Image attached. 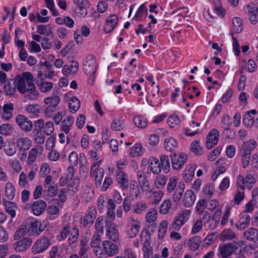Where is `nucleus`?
Segmentation results:
<instances>
[{"label":"nucleus","instance_id":"obj_1","mask_svg":"<svg viewBox=\"0 0 258 258\" xmlns=\"http://www.w3.org/2000/svg\"><path fill=\"white\" fill-rule=\"evenodd\" d=\"M34 77L29 72H24L15 80V86L21 93H24L27 89L34 85Z\"/></svg>","mask_w":258,"mask_h":258},{"label":"nucleus","instance_id":"obj_2","mask_svg":"<svg viewBox=\"0 0 258 258\" xmlns=\"http://www.w3.org/2000/svg\"><path fill=\"white\" fill-rule=\"evenodd\" d=\"M97 69V65L95 57L92 55H88L83 62V69L85 73L90 76L88 83L92 85L95 80V74Z\"/></svg>","mask_w":258,"mask_h":258},{"label":"nucleus","instance_id":"obj_3","mask_svg":"<svg viewBox=\"0 0 258 258\" xmlns=\"http://www.w3.org/2000/svg\"><path fill=\"white\" fill-rule=\"evenodd\" d=\"M191 213L189 209H184L178 212L169 227L170 230L179 231L182 226L189 220Z\"/></svg>","mask_w":258,"mask_h":258},{"label":"nucleus","instance_id":"obj_4","mask_svg":"<svg viewBox=\"0 0 258 258\" xmlns=\"http://www.w3.org/2000/svg\"><path fill=\"white\" fill-rule=\"evenodd\" d=\"M141 227V223L133 217H128L125 225L124 233L128 238H134L137 236Z\"/></svg>","mask_w":258,"mask_h":258},{"label":"nucleus","instance_id":"obj_5","mask_svg":"<svg viewBox=\"0 0 258 258\" xmlns=\"http://www.w3.org/2000/svg\"><path fill=\"white\" fill-rule=\"evenodd\" d=\"M257 181V177L255 175L248 174L244 178L242 175H239L237 178V187L241 190H244V188L250 189Z\"/></svg>","mask_w":258,"mask_h":258},{"label":"nucleus","instance_id":"obj_6","mask_svg":"<svg viewBox=\"0 0 258 258\" xmlns=\"http://www.w3.org/2000/svg\"><path fill=\"white\" fill-rule=\"evenodd\" d=\"M97 211L93 207L88 208L85 214L81 219V223L84 227L91 226L96 218Z\"/></svg>","mask_w":258,"mask_h":258},{"label":"nucleus","instance_id":"obj_7","mask_svg":"<svg viewBox=\"0 0 258 258\" xmlns=\"http://www.w3.org/2000/svg\"><path fill=\"white\" fill-rule=\"evenodd\" d=\"M50 245V241L48 238L43 236L38 239L32 247V251L34 254H38L42 252Z\"/></svg>","mask_w":258,"mask_h":258},{"label":"nucleus","instance_id":"obj_8","mask_svg":"<svg viewBox=\"0 0 258 258\" xmlns=\"http://www.w3.org/2000/svg\"><path fill=\"white\" fill-rule=\"evenodd\" d=\"M104 172L103 168L99 167L98 162H95L92 164L90 174L95 177L96 185L98 187L101 186Z\"/></svg>","mask_w":258,"mask_h":258},{"label":"nucleus","instance_id":"obj_9","mask_svg":"<svg viewBox=\"0 0 258 258\" xmlns=\"http://www.w3.org/2000/svg\"><path fill=\"white\" fill-rule=\"evenodd\" d=\"M35 127H38L40 131L43 130V133L46 136H49L53 132L54 127L53 122L49 121L44 123L42 119H38L35 123Z\"/></svg>","mask_w":258,"mask_h":258},{"label":"nucleus","instance_id":"obj_10","mask_svg":"<svg viewBox=\"0 0 258 258\" xmlns=\"http://www.w3.org/2000/svg\"><path fill=\"white\" fill-rule=\"evenodd\" d=\"M47 226L45 222L41 223L38 221L32 222L28 228V233L29 235L38 236L43 231Z\"/></svg>","mask_w":258,"mask_h":258},{"label":"nucleus","instance_id":"obj_11","mask_svg":"<svg viewBox=\"0 0 258 258\" xmlns=\"http://www.w3.org/2000/svg\"><path fill=\"white\" fill-rule=\"evenodd\" d=\"M257 145L255 140L251 139L244 143L241 147L242 160H247V158L249 159V153L250 151L254 149Z\"/></svg>","mask_w":258,"mask_h":258},{"label":"nucleus","instance_id":"obj_12","mask_svg":"<svg viewBox=\"0 0 258 258\" xmlns=\"http://www.w3.org/2000/svg\"><path fill=\"white\" fill-rule=\"evenodd\" d=\"M103 250L108 256H113L119 253V247L116 244L109 240L103 242Z\"/></svg>","mask_w":258,"mask_h":258},{"label":"nucleus","instance_id":"obj_13","mask_svg":"<svg viewBox=\"0 0 258 258\" xmlns=\"http://www.w3.org/2000/svg\"><path fill=\"white\" fill-rule=\"evenodd\" d=\"M16 122L20 128L27 132H30L33 127L31 121L23 115H18L16 117Z\"/></svg>","mask_w":258,"mask_h":258},{"label":"nucleus","instance_id":"obj_14","mask_svg":"<svg viewBox=\"0 0 258 258\" xmlns=\"http://www.w3.org/2000/svg\"><path fill=\"white\" fill-rule=\"evenodd\" d=\"M246 11L249 17V21L252 24H255L258 21L257 15L258 14V7L255 4L250 3L246 5Z\"/></svg>","mask_w":258,"mask_h":258},{"label":"nucleus","instance_id":"obj_15","mask_svg":"<svg viewBox=\"0 0 258 258\" xmlns=\"http://www.w3.org/2000/svg\"><path fill=\"white\" fill-rule=\"evenodd\" d=\"M32 240L29 237H25L19 240L14 244V250L17 252H23L26 250L32 244Z\"/></svg>","mask_w":258,"mask_h":258},{"label":"nucleus","instance_id":"obj_16","mask_svg":"<svg viewBox=\"0 0 258 258\" xmlns=\"http://www.w3.org/2000/svg\"><path fill=\"white\" fill-rule=\"evenodd\" d=\"M237 248L231 243L224 244L219 246V254L222 258H230Z\"/></svg>","mask_w":258,"mask_h":258},{"label":"nucleus","instance_id":"obj_17","mask_svg":"<svg viewBox=\"0 0 258 258\" xmlns=\"http://www.w3.org/2000/svg\"><path fill=\"white\" fill-rule=\"evenodd\" d=\"M219 133L216 129H212L208 134L206 140V146L211 149L217 145L219 141Z\"/></svg>","mask_w":258,"mask_h":258},{"label":"nucleus","instance_id":"obj_18","mask_svg":"<svg viewBox=\"0 0 258 258\" xmlns=\"http://www.w3.org/2000/svg\"><path fill=\"white\" fill-rule=\"evenodd\" d=\"M106 235L109 239L113 241H118L119 234L115 224L111 223L106 226Z\"/></svg>","mask_w":258,"mask_h":258},{"label":"nucleus","instance_id":"obj_19","mask_svg":"<svg viewBox=\"0 0 258 258\" xmlns=\"http://www.w3.org/2000/svg\"><path fill=\"white\" fill-rule=\"evenodd\" d=\"M137 179L139 185L143 191L148 192L150 190V185L145 173L141 171L137 172Z\"/></svg>","mask_w":258,"mask_h":258},{"label":"nucleus","instance_id":"obj_20","mask_svg":"<svg viewBox=\"0 0 258 258\" xmlns=\"http://www.w3.org/2000/svg\"><path fill=\"white\" fill-rule=\"evenodd\" d=\"M118 22L117 16L115 14L110 15L106 20L104 30L106 33H110L116 26Z\"/></svg>","mask_w":258,"mask_h":258},{"label":"nucleus","instance_id":"obj_21","mask_svg":"<svg viewBox=\"0 0 258 258\" xmlns=\"http://www.w3.org/2000/svg\"><path fill=\"white\" fill-rule=\"evenodd\" d=\"M203 220L204 225L210 230L214 229L219 224L218 220L215 219L214 217L212 218L210 214L207 212H204Z\"/></svg>","mask_w":258,"mask_h":258},{"label":"nucleus","instance_id":"obj_22","mask_svg":"<svg viewBox=\"0 0 258 258\" xmlns=\"http://www.w3.org/2000/svg\"><path fill=\"white\" fill-rule=\"evenodd\" d=\"M74 3L77 6V14L80 17H85L87 14V8L89 6L87 0H74Z\"/></svg>","mask_w":258,"mask_h":258},{"label":"nucleus","instance_id":"obj_23","mask_svg":"<svg viewBox=\"0 0 258 258\" xmlns=\"http://www.w3.org/2000/svg\"><path fill=\"white\" fill-rule=\"evenodd\" d=\"M16 146L21 151L28 150L32 145V141L28 137H21L16 141Z\"/></svg>","mask_w":258,"mask_h":258},{"label":"nucleus","instance_id":"obj_24","mask_svg":"<svg viewBox=\"0 0 258 258\" xmlns=\"http://www.w3.org/2000/svg\"><path fill=\"white\" fill-rule=\"evenodd\" d=\"M196 197L192 190H187L182 199L183 205L186 207H191L195 203Z\"/></svg>","mask_w":258,"mask_h":258},{"label":"nucleus","instance_id":"obj_25","mask_svg":"<svg viewBox=\"0 0 258 258\" xmlns=\"http://www.w3.org/2000/svg\"><path fill=\"white\" fill-rule=\"evenodd\" d=\"M46 206V203L42 200L35 202L32 205V211L33 214L36 216L40 215L44 211Z\"/></svg>","mask_w":258,"mask_h":258},{"label":"nucleus","instance_id":"obj_26","mask_svg":"<svg viewBox=\"0 0 258 258\" xmlns=\"http://www.w3.org/2000/svg\"><path fill=\"white\" fill-rule=\"evenodd\" d=\"M243 121L244 125L249 128L254 127L258 128V116L256 118L250 115L249 113H246L243 118Z\"/></svg>","mask_w":258,"mask_h":258},{"label":"nucleus","instance_id":"obj_27","mask_svg":"<svg viewBox=\"0 0 258 258\" xmlns=\"http://www.w3.org/2000/svg\"><path fill=\"white\" fill-rule=\"evenodd\" d=\"M24 97L30 100H35L38 99L39 97V93L36 90L35 84L27 89L26 91L23 93Z\"/></svg>","mask_w":258,"mask_h":258},{"label":"nucleus","instance_id":"obj_28","mask_svg":"<svg viewBox=\"0 0 258 258\" xmlns=\"http://www.w3.org/2000/svg\"><path fill=\"white\" fill-rule=\"evenodd\" d=\"M220 238L222 240H235L237 239V235L229 228L224 229L220 234Z\"/></svg>","mask_w":258,"mask_h":258},{"label":"nucleus","instance_id":"obj_29","mask_svg":"<svg viewBox=\"0 0 258 258\" xmlns=\"http://www.w3.org/2000/svg\"><path fill=\"white\" fill-rule=\"evenodd\" d=\"M245 238L248 240L256 242L258 241V230L254 228H250L244 231L243 234Z\"/></svg>","mask_w":258,"mask_h":258},{"label":"nucleus","instance_id":"obj_30","mask_svg":"<svg viewBox=\"0 0 258 258\" xmlns=\"http://www.w3.org/2000/svg\"><path fill=\"white\" fill-rule=\"evenodd\" d=\"M14 104L12 103L6 104L2 108V117L5 120H9L12 117L14 110Z\"/></svg>","mask_w":258,"mask_h":258},{"label":"nucleus","instance_id":"obj_31","mask_svg":"<svg viewBox=\"0 0 258 258\" xmlns=\"http://www.w3.org/2000/svg\"><path fill=\"white\" fill-rule=\"evenodd\" d=\"M202 242V238L199 235H196L190 238L188 241V246L192 251H195L199 248Z\"/></svg>","mask_w":258,"mask_h":258},{"label":"nucleus","instance_id":"obj_32","mask_svg":"<svg viewBox=\"0 0 258 258\" xmlns=\"http://www.w3.org/2000/svg\"><path fill=\"white\" fill-rule=\"evenodd\" d=\"M60 102V97L56 95H52L44 99V103L47 106L56 108Z\"/></svg>","mask_w":258,"mask_h":258},{"label":"nucleus","instance_id":"obj_33","mask_svg":"<svg viewBox=\"0 0 258 258\" xmlns=\"http://www.w3.org/2000/svg\"><path fill=\"white\" fill-rule=\"evenodd\" d=\"M184 190V184L181 182L176 187L173 195V200L175 202H178L181 199Z\"/></svg>","mask_w":258,"mask_h":258},{"label":"nucleus","instance_id":"obj_34","mask_svg":"<svg viewBox=\"0 0 258 258\" xmlns=\"http://www.w3.org/2000/svg\"><path fill=\"white\" fill-rule=\"evenodd\" d=\"M250 217L248 215H243L240 217L237 224L235 225L237 229L242 230L247 228L250 223Z\"/></svg>","mask_w":258,"mask_h":258},{"label":"nucleus","instance_id":"obj_35","mask_svg":"<svg viewBox=\"0 0 258 258\" xmlns=\"http://www.w3.org/2000/svg\"><path fill=\"white\" fill-rule=\"evenodd\" d=\"M116 178L120 186L126 188L128 186V180L125 174L121 170L116 172Z\"/></svg>","mask_w":258,"mask_h":258},{"label":"nucleus","instance_id":"obj_36","mask_svg":"<svg viewBox=\"0 0 258 258\" xmlns=\"http://www.w3.org/2000/svg\"><path fill=\"white\" fill-rule=\"evenodd\" d=\"M42 148L41 146H37L33 148L29 151L28 160V161H35L37 157L41 155Z\"/></svg>","mask_w":258,"mask_h":258},{"label":"nucleus","instance_id":"obj_37","mask_svg":"<svg viewBox=\"0 0 258 258\" xmlns=\"http://www.w3.org/2000/svg\"><path fill=\"white\" fill-rule=\"evenodd\" d=\"M94 196V190L91 184H87L83 187L82 197L88 202L91 200Z\"/></svg>","mask_w":258,"mask_h":258},{"label":"nucleus","instance_id":"obj_38","mask_svg":"<svg viewBox=\"0 0 258 258\" xmlns=\"http://www.w3.org/2000/svg\"><path fill=\"white\" fill-rule=\"evenodd\" d=\"M140 240L143 245V250L145 251L150 245L151 237L149 231H143L140 234Z\"/></svg>","mask_w":258,"mask_h":258},{"label":"nucleus","instance_id":"obj_39","mask_svg":"<svg viewBox=\"0 0 258 258\" xmlns=\"http://www.w3.org/2000/svg\"><path fill=\"white\" fill-rule=\"evenodd\" d=\"M15 187L14 184L8 182L5 186V193L6 197L9 200H13L15 196Z\"/></svg>","mask_w":258,"mask_h":258},{"label":"nucleus","instance_id":"obj_40","mask_svg":"<svg viewBox=\"0 0 258 258\" xmlns=\"http://www.w3.org/2000/svg\"><path fill=\"white\" fill-rule=\"evenodd\" d=\"M163 193L161 191L150 192L149 198L151 203L153 205L158 204L162 200Z\"/></svg>","mask_w":258,"mask_h":258},{"label":"nucleus","instance_id":"obj_41","mask_svg":"<svg viewBox=\"0 0 258 258\" xmlns=\"http://www.w3.org/2000/svg\"><path fill=\"white\" fill-rule=\"evenodd\" d=\"M232 31L233 33H239L243 30V22L241 18L235 17L232 21Z\"/></svg>","mask_w":258,"mask_h":258},{"label":"nucleus","instance_id":"obj_42","mask_svg":"<svg viewBox=\"0 0 258 258\" xmlns=\"http://www.w3.org/2000/svg\"><path fill=\"white\" fill-rule=\"evenodd\" d=\"M47 211L49 214L48 219L51 220L55 218L56 216H58L59 214V205L57 203V205L51 204L49 206Z\"/></svg>","mask_w":258,"mask_h":258},{"label":"nucleus","instance_id":"obj_43","mask_svg":"<svg viewBox=\"0 0 258 258\" xmlns=\"http://www.w3.org/2000/svg\"><path fill=\"white\" fill-rule=\"evenodd\" d=\"M178 144L176 140L172 137L166 139L164 141V148L166 150L172 151L177 147Z\"/></svg>","mask_w":258,"mask_h":258},{"label":"nucleus","instance_id":"obj_44","mask_svg":"<svg viewBox=\"0 0 258 258\" xmlns=\"http://www.w3.org/2000/svg\"><path fill=\"white\" fill-rule=\"evenodd\" d=\"M37 32L42 35L51 36L53 32L48 25H39L37 27Z\"/></svg>","mask_w":258,"mask_h":258},{"label":"nucleus","instance_id":"obj_45","mask_svg":"<svg viewBox=\"0 0 258 258\" xmlns=\"http://www.w3.org/2000/svg\"><path fill=\"white\" fill-rule=\"evenodd\" d=\"M168 222L166 220L160 222L158 226V236L159 238H163L167 232Z\"/></svg>","mask_w":258,"mask_h":258},{"label":"nucleus","instance_id":"obj_46","mask_svg":"<svg viewBox=\"0 0 258 258\" xmlns=\"http://www.w3.org/2000/svg\"><path fill=\"white\" fill-rule=\"evenodd\" d=\"M69 107L72 113H76L80 107V102L76 97L71 98L69 103Z\"/></svg>","mask_w":258,"mask_h":258},{"label":"nucleus","instance_id":"obj_47","mask_svg":"<svg viewBox=\"0 0 258 258\" xmlns=\"http://www.w3.org/2000/svg\"><path fill=\"white\" fill-rule=\"evenodd\" d=\"M157 210L151 208L146 215V221L148 223L154 224L157 218Z\"/></svg>","mask_w":258,"mask_h":258},{"label":"nucleus","instance_id":"obj_48","mask_svg":"<svg viewBox=\"0 0 258 258\" xmlns=\"http://www.w3.org/2000/svg\"><path fill=\"white\" fill-rule=\"evenodd\" d=\"M203 216L199 219L196 220L193 224L190 233L191 234H196L200 232L203 228Z\"/></svg>","mask_w":258,"mask_h":258},{"label":"nucleus","instance_id":"obj_49","mask_svg":"<svg viewBox=\"0 0 258 258\" xmlns=\"http://www.w3.org/2000/svg\"><path fill=\"white\" fill-rule=\"evenodd\" d=\"M4 204L6 207L7 212L11 215L12 218H14L16 216V210L17 209V205L13 202L9 201H4Z\"/></svg>","mask_w":258,"mask_h":258},{"label":"nucleus","instance_id":"obj_50","mask_svg":"<svg viewBox=\"0 0 258 258\" xmlns=\"http://www.w3.org/2000/svg\"><path fill=\"white\" fill-rule=\"evenodd\" d=\"M111 128L115 131H119L125 127L124 120L120 118L114 119L111 124Z\"/></svg>","mask_w":258,"mask_h":258},{"label":"nucleus","instance_id":"obj_51","mask_svg":"<svg viewBox=\"0 0 258 258\" xmlns=\"http://www.w3.org/2000/svg\"><path fill=\"white\" fill-rule=\"evenodd\" d=\"M101 244V236L98 233H95L92 238L91 246L94 247V251L96 253L98 251L97 249Z\"/></svg>","mask_w":258,"mask_h":258},{"label":"nucleus","instance_id":"obj_52","mask_svg":"<svg viewBox=\"0 0 258 258\" xmlns=\"http://www.w3.org/2000/svg\"><path fill=\"white\" fill-rule=\"evenodd\" d=\"M167 182V178L164 175L157 176L155 179L154 184L158 189H162Z\"/></svg>","mask_w":258,"mask_h":258},{"label":"nucleus","instance_id":"obj_53","mask_svg":"<svg viewBox=\"0 0 258 258\" xmlns=\"http://www.w3.org/2000/svg\"><path fill=\"white\" fill-rule=\"evenodd\" d=\"M147 208V205L143 202H139L133 206V212L136 214H141Z\"/></svg>","mask_w":258,"mask_h":258},{"label":"nucleus","instance_id":"obj_54","mask_svg":"<svg viewBox=\"0 0 258 258\" xmlns=\"http://www.w3.org/2000/svg\"><path fill=\"white\" fill-rule=\"evenodd\" d=\"M190 150L196 155L199 156L202 153V147L200 142L195 141L190 145Z\"/></svg>","mask_w":258,"mask_h":258},{"label":"nucleus","instance_id":"obj_55","mask_svg":"<svg viewBox=\"0 0 258 258\" xmlns=\"http://www.w3.org/2000/svg\"><path fill=\"white\" fill-rule=\"evenodd\" d=\"M143 154L142 147L140 144H136L133 146L130 152V155L132 157H138Z\"/></svg>","mask_w":258,"mask_h":258},{"label":"nucleus","instance_id":"obj_56","mask_svg":"<svg viewBox=\"0 0 258 258\" xmlns=\"http://www.w3.org/2000/svg\"><path fill=\"white\" fill-rule=\"evenodd\" d=\"M172 206L171 201L170 200H166L163 201L160 207V213L162 214H167Z\"/></svg>","mask_w":258,"mask_h":258},{"label":"nucleus","instance_id":"obj_57","mask_svg":"<svg viewBox=\"0 0 258 258\" xmlns=\"http://www.w3.org/2000/svg\"><path fill=\"white\" fill-rule=\"evenodd\" d=\"M134 122L135 124L140 128H145L147 125V120L141 115L135 117Z\"/></svg>","mask_w":258,"mask_h":258},{"label":"nucleus","instance_id":"obj_58","mask_svg":"<svg viewBox=\"0 0 258 258\" xmlns=\"http://www.w3.org/2000/svg\"><path fill=\"white\" fill-rule=\"evenodd\" d=\"M178 183V178L176 176L171 177L167 183V192L171 193L175 189Z\"/></svg>","mask_w":258,"mask_h":258},{"label":"nucleus","instance_id":"obj_59","mask_svg":"<svg viewBox=\"0 0 258 258\" xmlns=\"http://www.w3.org/2000/svg\"><path fill=\"white\" fill-rule=\"evenodd\" d=\"M204 196L207 198H210L215 193L214 185L212 183L207 184L203 189Z\"/></svg>","mask_w":258,"mask_h":258},{"label":"nucleus","instance_id":"obj_60","mask_svg":"<svg viewBox=\"0 0 258 258\" xmlns=\"http://www.w3.org/2000/svg\"><path fill=\"white\" fill-rule=\"evenodd\" d=\"M80 183V179L75 178L73 181L68 186V191L71 192V194H75L78 191Z\"/></svg>","mask_w":258,"mask_h":258},{"label":"nucleus","instance_id":"obj_61","mask_svg":"<svg viewBox=\"0 0 258 258\" xmlns=\"http://www.w3.org/2000/svg\"><path fill=\"white\" fill-rule=\"evenodd\" d=\"M45 137L43 133L38 129L34 135V141L37 144H43L45 142Z\"/></svg>","mask_w":258,"mask_h":258},{"label":"nucleus","instance_id":"obj_62","mask_svg":"<svg viewBox=\"0 0 258 258\" xmlns=\"http://www.w3.org/2000/svg\"><path fill=\"white\" fill-rule=\"evenodd\" d=\"M170 158L171 161H185L188 159L187 155L181 152L178 154L174 153L170 155Z\"/></svg>","mask_w":258,"mask_h":258},{"label":"nucleus","instance_id":"obj_63","mask_svg":"<svg viewBox=\"0 0 258 258\" xmlns=\"http://www.w3.org/2000/svg\"><path fill=\"white\" fill-rule=\"evenodd\" d=\"M258 208V203L254 201L253 199L250 200L246 204L244 207L243 212L248 213L252 212L254 208Z\"/></svg>","mask_w":258,"mask_h":258},{"label":"nucleus","instance_id":"obj_64","mask_svg":"<svg viewBox=\"0 0 258 258\" xmlns=\"http://www.w3.org/2000/svg\"><path fill=\"white\" fill-rule=\"evenodd\" d=\"M180 122V118L175 114L170 116L167 120V123L171 127H174L175 126L179 124Z\"/></svg>","mask_w":258,"mask_h":258}]
</instances>
